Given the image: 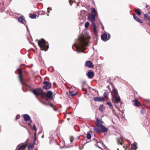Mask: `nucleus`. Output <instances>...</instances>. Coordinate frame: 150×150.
<instances>
[{
	"mask_svg": "<svg viewBox=\"0 0 150 150\" xmlns=\"http://www.w3.org/2000/svg\"><path fill=\"white\" fill-rule=\"evenodd\" d=\"M91 14H90L88 17V20L92 22V25L93 27L94 34L96 37L98 36V32L97 30V27L95 25V22L96 21L95 17L98 16L97 11L94 8H91Z\"/></svg>",
	"mask_w": 150,
	"mask_h": 150,
	"instance_id": "f257e3e1",
	"label": "nucleus"
},
{
	"mask_svg": "<svg viewBox=\"0 0 150 150\" xmlns=\"http://www.w3.org/2000/svg\"><path fill=\"white\" fill-rule=\"evenodd\" d=\"M103 123L102 121L99 120L98 118L96 119V127L94 128V130L97 133L107 132L108 129L103 125Z\"/></svg>",
	"mask_w": 150,
	"mask_h": 150,
	"instance_id": "f03ea898",
	"label": "nucleus"
},
{
	"mask_svg": "<svg viewBox=\"0 0 150 150\" xmlns=\"http://www.w3.org/2000/svg\"><path fill=\"white\" fill-rule=\"evenodd\" d=\"M90 38V37L87 36L85 37L83 36L79 37V47L80 49H83L85 47L87 46L88 43V40Z\"/></svg>",
	"mask_w": 150,
	"mask_h": 150,
	"instance_id": "7ed1b4c3",
	"label": "nucleus"
},
{
	"mask_svg": "<svg viewBox=\"0 0 150 150\" xmlns=\"http://www.w3.org/2000/svg\"><path fill=\"white\" fill-rule=\"evenodd\" d=\"M112 88V94L113 95L112 99V101L114 103H117L120 101V99L118 94L115 89L114 87L112 84H111Z\"/></svg>",
	"mask_w": 150,
	"mask_h": 150,
	"instance_id": "20e7f679",
	"label": "nucleus"
},
{
	"mask_svg": "<svg viewBox=\"0 0 150 150\" xmlns=\"http://www.w3.org/2000/svg\"><path fill=\"white\" fill-rule=\"evenodd\" d=\"M38 45L40 50H42L46 51L49 48V46L47 42H46L45 40L41 38L38 40Z\"/></svg>",
	"mask_w": 150,
	"mask_h": 150,
	"instance_id": "39448f33",
	"label": "nucleus"
},
{
	"mask_svg": "<svg viewBox=\"0 0 150 150\" xmlns=\"http://www.w3.org/2000/svg\"><path fill=\"white\" fill-rule=\"evenodd\" d=\"M33 93L36 96H38L39 95H43L44 92L43 90L41 88H36L34 89L33 90Z\"/></svg>",
	"mask_w": 150,
	"mask_h": 150,
	"instance_id": "423d86ee",
	"label": "nucleus"
},
{
	"mask_svg": "<svg viewBox=\"0 0 150 150\" xmlns=\"http://www.w3.org/2000/svg\"><path fill=\"white\" fill-rule=\"evenodd\" d=\"M101 37L103 40L105 41L110 39V35L109 34H108V35H107L106 34L104 33L101 35Z\"/></svg>",
	"mask_w": 150,
	"mask_h": 150,
	"instance_id": "0eeeda50",
	"label": "nucleus"
},
{
	"mask_svg": "<svg viewBox=\"0 0 150 150\" xmlns=\"http://www.w3.org/2000/svg\"><path fill=\"white\" fill-rule=\"evenodd\" d=\"M43 84L45 85L42 87L44 89L47 90L50 89L51 87V83L47 81H44Z\"/></svg>",
	"mask_w": 150,
	"mask_h": 150,
	"instance_id": "6e6552de",
	"label": "nucleus"
},
{
	"mask_svg": "<svg viewBox=\"0 0 150 150\" xmlns=\"http://www.w3.org/2000/svg\"><path fill=\"white\" fill-rule=\"evenodd\" d=\"M27 145V143H24L23 144H21L18 145L16 150L18 149V150H24L25 149Z\"/></svg>",
	"mask_w": 150,
	"mask_h": 150,
	"instance_id": "1a4fd4ad",
	"label": "nucleus"
},
{
	"mask_svg": "<svg viewBox=\"0 0 150 150\" xmlns=\"http://www.w3.org/2000/svg\"><path fill=\"white\" fill-rule=\"evenodd\" d=\"M150 12L144 14V18L145 20L146 21H148V24L150 26Z\"/></svg>",
	"mask_w": 150,
	"mask_h": 150,
	"instance_id": "9d476101",
	"label": "nucleus"
},
{
	"mask_svg": "<svg viewBox=\"0 0 150 150\" xmlns=\"http://www.w3.org/2000/svg\"><path fill=\"white\" fill-rule=\"evenodd\" d=\"M43 95H45L47 98L52 99V93L50 91H48L47 93L44 92Z\"/></svg>",
	"mask_w": 150,
	"mask_h": 150,
	"instance_id": "9b49d317",
	"label": "nucleus"
},
{
	"mask_svg": "<svg viewBox=\"0 0 150 150\" xmlns=\"http://www.w3.org/2000/svg\"><path fill=\"white\" fill-rule=\"evenodd\" d=\"M23 117L24 120L26 121H30V123H29L28 124V125H30L32 121L31 120H30V116L28 115L25 114L23 115Z\"/></svg>",
	"mask_w": 150,
	"mask_h": 150,
	"instance_id": "f8f14e48",
	"label": "nucleus"
},
{
	"mask_svg": "<svg viewBox=\"0 0 150 150\" xmlns=\"http://www.w3.org/2000/svg\"><path fill=\"white\" fill-rule=\"evenodd\" d=\"M34 137L35 139L34 140V141L33 143L32 144H30L28 147V149H32L34 146V144L35 142V140L36 139V132H35L34 133Z\"/></svg>",
	"mask_w": 150,
	"mask_h": 150,
	"instance_id": "ddd939ff",
	"label": "nucleus"
},
{
	"mask_svg": "<svg viewBox=\"0 0 150 150\" xmlns=\"http://www.w3.org/2000/svg\"><path fill=\"white\" fill-rule=\"evenodd\" d=\"M85 65L86 67L89 68H93L94 67V65L93 64L92 62L90 61H86Z\"/></svg>",
	"mask_w": 150,
	"mask_h": 150,
	"instance_id": "4468645a",
	"label": "nucleus"
},
{
	"mask_svg": "<svg viewBox=\"0 0 150 150\" xmlns=\"http://www.w3.org/2000/svg\"><path fill=\"white\" fill-rule=\"evenodd\" d=\"M133 16L134 18L137 22L141 24L143 23V21L138 17L135 13H133Z\"/></svg>",
	"mask_w": 150,
	"mask_h": 150,
	"instance_id": "2eb2a0df",
	"label": "nucleus"
},
{
	"mask_svg": "<svg viewBox=\"0 0 150 150\" xmlns=\"http://www.w3.org/2000/svg\"><path fill=\"white\" fill-rule=\"evenodd\" d=\"M18 20L20 23L24 24L25 25H26V21L25 19L22 17H19L18 18Z\"/></svg>",
	"mask_w": 150,
	"mask_h": 150,
	"instance_id": "dca6fc26",
	"label": "nucleus"
},
{
	"mask_svg": "<svg viewBox=\"0 0 150 150\" xmlns=\"http://www.w3.org/2000/svg\"><path fill=\"white\" fill-rule=\"evenodd\" d=\"M93 99L95 101L100 102L103 101L104 100V99L103 98L98 97L94 98Z\"/></svg>",
	"mask_w": 150,
	"mask_h": 150,
	"instance_id": "f3484780",
	"label": "nucleus"
},
{
	"mask_svg": "<svg viewBox=\"0 0 150 150\" xmlns=\"http://www.w3.org/2000/svg\"><path fill=\"white\" fill-rule=\"evenodd\" d=\"M132 101L134 103V105L137 107L139 106L141 104L140 102L138 101L137 99L133 100Z\"/></svg>",
	"mask_w": 150,
	"mask_h": 150,
	"instance_id": "a211bd4d",
	"label": "nucleus"
},
{
	"mask_svg": "<svg viewBox=\"0 0 150 150\" xmlns=\"http://www.w3.org/2000/svg\"><path fill=\"white\" fill-rule=\"evenodd\" d=\"M134 11L138 15L140 16L141 15V13L140 12V10L139 9L135 8Z\"/></svg>",
	"mask_w": 150,
	"mask_h": 150,
	"instance_id": "6ab92c4d",
	"label": "nucleus"
},
{
	"mask_svg": "<svg viewBox=\"0 0 150 150\" xmlns=\"http://www.w3.org/2000/svg\"><path fill=\"white\" fill-rule=\"evenodd\" d=\"M96 144H95V145L96 146L98 147L100 149H103L101 148L100 146L101 145H103V144H101V142H99L97 141H96Z\"/></svg>",
	"mask_w": 150,
	"mask_h": 150,
	"instance_id": "aec40b11",
	"label": "nucleus"
},
{
	"mask_svg": "<svg viewBox=\"0 0 150 150\" xmlns=\"http://www.w3.org/2000/svg\"><path fill=\"white\" fill-rule=\"evenodd\" d=\"M29 16L30 18L34 19L36 18L37 15L35 14L30 13L29 14Z\"/></svg>",
	"mask_w": 150,
	"mask_h": 150,
	"instance_id": "412c9836",
	"label": "nucleus"
},
{
	"mask_svg": "<svg viewBox=\"0 0 150 150\" xmlns=\"http://www.w3.org/2000/svg\"><path fill=\"white\" fill-rule=\"evenodd\" d=\"M17 71L18 72V75H22V69L20 68H18L17 69Z\"/></svg>",
	"mask_w": 150,
	"mask_h": 150,
	"instance_id": "4be33fe9",
	"label": "nucleus"
},
{
	"mask_svg": "<svg viewBox=\"0 0 150 150\" xmlns=\"http://www.w3.org/2000/svg\"><path fill=\"white\" fill-rule=\"evenodd\" d=\"M131 147L132 149L134 150H136L137 148L136 145L134 144H132Z\"/></svg>",
	"mask_w": 150,
	"mask_h": 150,
	"instance_id": "5701e85b",
	"label": "nucleus"
},
{
	"mask_svg": "<svg viewBox=\"0 0 150 150\" xmlns=\"http://www.w3.org/2000/svg\"><path fill=\"white\" fill-rule=\"evenodd\" d=\"M23 76H19V78L20 79L21 83L22 84H23Z\"/></svg>",
	"mask_w": 150,
	"mask_h": 150,
	"instance_id": "b1692460",
	"label": "nucleus"
},
{
	"mask_svg": "<svg viewBox=\"0 0 150 150\" xmlns=\"http://www.w3.org/2000/svg\"><path fill=\"white\" fill-rule=\"evenodd\" d=\"M69 95L71 96H74L76 95V93H74V92L71 91H69Z\"/></svg>",
	"mask_w": 150,
	"mask_h": 150,
	"instance_id": "393cba45",
	"label": "nucleus"
},
{
	"mask_svg": "<svg viewBox=\"0 0 150 150\" xmlns=\"http://www.w3.org/2000/svg\"><path fill=\"white\" fill-rule=\"evenodd\" d=\"M108 91L105 92L104 93V96L106 98H108Z\"/></svg>",
	"mask_w": 150,
	"mask_h": 150,
	"instance_id": "a878e982",
	"label": "nucleus"
},
{
	"mask_svg": "<svg viewBox=\"0 0 150 150\" xmlns=\"http://www.w3.org/2000/svg\"><path fill=\"white\" fill-rule=\"evenodd\" d=\"M87 138L88 139H90L91 138V135L89 132H87Z\"/></svg>",
	"mask_w": 150,
	"mask_h": 150,
	"instance_id": "bb28decb",
	"label": "nucleus"
},
{
	"mask_svg": "<svg viewBox=\"0 0 150 150\" xmlns=\"http://www.w3.org/2000/svg\"><path fill=\"white\" fill-rule=\"evenodd\" d=\"M94 73L92 71H90L88 72L87 75H94Z\"/></svg>",
	"mask_w": 150,
	"mask_h": 150,
	"instance_id": "cd10ccee",
	"label": "nucleus"
},
{
	"mask_svg": "<svg viewBox=\"0 0 150 150\" xmlns=\"http://www.w3.org/2000/svg\"><path fill=\"white\" fill-rule=\"evenodd\" d=\"M107 104H108L109 105L110 108V109H112L113 108V106L112 104L110 102H107Z\"/></svg>",
	"mask_w": 150,
	"mask_h": 150,
	"instance_id": "c85d7f7f",
	"label": "nucleus"
},
{
	"mask_svg": "<svg viewBox=\"0 0 150 150\" xmlns=\"http://www.w3.org/2000/svg\"><path fill=\"white\" fill-rule=\"evenodd\" d=\"M38 13L40 15H44L46 13L45 12L42 11H39L38 12Z\"/></svg>",
	"mask_w": 150,
	"mask_h": 150,
	"instance_id": "c756f323",
	"label": "nucleus"
},
{
	"mask_svg": "<svg viewBox=\"0 0 150 150\" xmlns=\"http://www.w3.org/2000/svg\"><path fill=\"white\" fill-rule=\"evenodd\" d=\"M89 23L88 22H86L85 24V27L86 28H87L89 26Z\"/></svg>",
	"mask_w": 150,
	"mask_h": 150,
	"instance_id": "7c9ffc66",
	"label": "nucleus"
},
{
	"mask_svg": "<svg viewBox=\"0 0 150 150\" xmlns=\"http://www.w3.org/2000/svg\"><path fill=\"white\" fill-rule=\"evenodd\" d=\"M75 0H69V3L70 5H71L72 3L74 2H75Z\"/></svg>",
	"mask_w": 150,
	"mask_h": 150,
	"instance_id": "2f4dec72",
	"label": "nucleus"
},
{
	"mask_svg": "<svg viewBox=\"0 0 150 150\" xmlns=\"http://www.w3.org/2000/svg\"><path fill=\"white\" fill-rule=\"evenodd\" d=\"M89 79H91L93 78L94 76H88Z\"/></svg>",
	"mask_w": 150,
	"mask_h": 150,
	"instance_id": "473e14b6",
	"label": "nucleus"
},
{
	"mask_svg": "<svg viewBox=\"0 0 150 150\" xmlns=\"http://www.w3.org/2000/svg\"><path fill=\"white\" fill-rule=\"evenodd\" d=\"M52 10V8H51L49 7L47 8V12L50 13V11Z\"/></svg>",
	"mask_w": 150,
	"mask_h": 150,
	"instance_id": "72a5a7b5",
	"label": "nucleus"
},
{
	"mask_svg": "<svg viewBox=\"0 0 150 150\" xmlns=\"http://www.w3.org/2000/svg\"><path fill=\"white\" fill-rule=\"evenodd\" d=\"M33 129L35 130V131H36L37 130V129H36V126H35V125H33Z\"/></svg>",
	"mask_w": 150,
	"mask_h": 150,
	"instance_id": "f704fd0d",
	"label": "nucleus"
},
{
	"mask_svg": "<svg viewBox=\"0 0 150 150\" xmlns=\"http://www.w3.org/2000/svg\"><path fill=\"white\" fill-rule=\"evenodd\" d=\"M141 112V113L142 114H143L145 112V111L144 109L142 110Z\"/></svg>",
	"mask_w": 150,
	"mask_h": 150,
	"instance_id": "c9c22d12",
	"label": "nucleus"
},
{
	"mask_svg": "<svg viewBox=\"0 0 150 150\" xmlns=\"http://www.w3.org/2000/svg\"><path fill=\"white\" fill-rule=\"evenodd\" d=\"M20 117V115H17L16 117V120H17Z\"/></svg>",
	"mask_w": 150,
	"mask_h": 150,
	"instance_id": "e433bc0d",
	"label": "nucleus"
},
{
	"mask_svg": "<svg viewBox=\"0 0 150 150\" xmlns=\"http://www.w3.org/2000/svg\"><path fill=\"white\" fill-rule=\"evenodd\" d=\"M117 144H120V145H122V142H119V140H117Z\"/></svg>",
	"mask_w": 150,
	"mask_h": 150,
	"instance_id": "4c0bfd02",
	"label": "nucleus"
},
{
	"mask_svg": "<svg viewBox=\"0 0 150 150\" xmlns=\"http://www.w3.org/2000/svg\"><path fill=\"white\" fill-rule=\"evenodd\" d=\"M99 110L101 111H103V109L102 108H101L100 107L99 108Z\"/></svg>",
	"mask_w": 150,
	"mask_h": 150,
	"instance_id": "58836bf2",
	"label": "nucleus"
},
{
	"mask_svg": "<svg viewBox=\"0 0 150 150\" xmlns=\"http://www.w3.org/2000/svg\"><path fill=\"white\" fill-rule=\"evenodd\" d=\"M50 106L52 107H53L54 105H53L52 104H50Z\"/></svg>",
	"mask_w": 150,
	"mask_h": 150,
	"instance_id": "ea45409f",
	"label": "nucleus"
},
{
	"mask_svg": "<svg viewBox=\"0 0 150 150\" xmlns=\"http://www.w3.org/2000/svg\"><path fill=\"white\" fill-rule=\"evenodd\" d=\"M109 90H110V86H107Z\"/></svg>",
	"mask_w": 150,
	"mask_h": 150,
	"instance_id": "a19ab883",
	"label": "nucleus"
},
{
	"mask_svg": "<svg viewBox=\"0 0 150 150\" xmlns=\"http://www.w3.org/2000/svg\"><path fill=\"white\" fill-rule=\"evenodd\" d=\"M148 6H149V5H146V8H147Z\"/></svg>",
	"mask_w": 150,
	"mask_h": 150,
	"instance_id": "79ce46f5",
	"label": "nucleus"
},
{
	"mask_svg": "<svg viewBox=\"0 0 150 150\" xmlns=\"http://www.w3.org/2000/svg\"><path fill=\"white\" fill-rule=\"evenodd\" d=\"M43 103V104H45V105H47V104H46V103H44V102H43V103Z\"/></svg>",
	"mask_w": 150,
	"mask_h": 150,
	"instance_id": "37998d69",
	"label": "nucleus"
},
{
	"mask_svg": "<svg viewBox=\"0 0 150 150\" xmlns=\"http://www.w3.org/2000/svg\"><path fill=\"white\" fill-rule=\"evenodd\" d=\"M115 107L116 108H117V109L118 108V107L116 105H115Z\"/></svg>",
	"mask_w": 150,
	"mask_h": 150,
	"instance_id": "c03bdc74",
	"label": "nucleus"
},
{
	"mask_svg": "<svg viewBox=\"0 0 150 150\" xmlns=\"http://www.w3.org/2000/svg\"><path fill=\"white\" fill-rule=\"evenodd\" d=\"M44 137V135H42V138H43V137Z\"/></svg>",
	"mask_w": 150,
	"mask_h": 150,
	"instance_id": "a18cd8bd",
	"label": "nucleus"
},
{
	"mask_svg": "<svg viewBox=\"0 0 150 150\" xmlns=\"http://www.w3.org/2000/svg\"><path fill=\"white\" fill-rule=\"evenodd\" d=\"M72 141V140H71V139L70 140V141L71 142Z\"/></svg>",
	"mask_w": 150,
	"mask_h": 150,
	"instance_id": "49530a36",
	"label": "nucleus"
},
{
	"mask_svg": "<svg viewBox=\"0 0 150 150\" xmlns=\"http://www.w3.org/2000/svg\"><path fill=\"white\" fill-rule=\"evenodd\" d=\"M85 50V49H84L82 51V52H83V51H84Z\"/></svg>",
	"mask_w": 150,
	"mask_h": 150,
	"instance_id": "de8ad7c7",
	"label": "nucleus"
},
{
	"mask_svg": "<svg viewBox=\"0 0 150 150\" xmlns=\"http://www.w3.org/2000/svg\"><path fill=\"white\" fill-rule=\"evenodd\" d=\"M117 150H119V149H117Z\"/></svg>",
	"mask_w": 150,
	"mask_h": 150,
	"instance_id": "09e8293b",
	"label": "nucleus"
},
{
	"mask_svg": "<svg viewBox=\"0 0 150 150\" xmlns=\"http://www.w3.org/2000/svg\"><path fill=\"white\" fill-rule=\"evenodd\" d=\"M47 16H49V14H47Z\"/></svg>",
	"mask_w": 150,
	"mask_h": 150,
	"instance_id": "8fccbe9b",
	"label": "nucleus"
}]
</instances>
